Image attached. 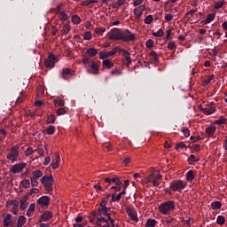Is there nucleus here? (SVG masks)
<instances>
[{
  "label": "nucleus",
  "mask_w": 227,
  "mask_h": 227,
  "mask_svg": "<svg viewBox=\"0 0 227 227\" xmlns=\"http://www.w3.org/2000/svg\"><path fill=\"white\" fill-rule=\"evenodd\" d=\"M176 208V202L175 200H167L162 202L158 209L163 215H169Z\"/></svg>",
  "instance_id": "nucleus-1"
},
{
  "label": "nucleus",
  "mask_w": 227,
  "mask_h": 227,
  "mask_svg": "<svg viewBox=\"0 0 227 227\" xmlns=\"http://www.w3.org/2000/svg\"><path fill=\"white\" fill-rule=\"evenodd\" d=\"M200 111L203 113L204 114H207V116H210V114H214L215 113V104L214 102H207V104H204V106H199Z\"/></svg>",
  "instance_id": "nucleus-2"
},
{
  "label": "nucleus",
  "mask_w": 227,
  "mask_h": 227,
  "mask_svg": "<svg viewBox=\"0 0 227 227\" xmlns=\"http://www.w3.org/2000/svg\"><path fill=\"white\" fill-rule=\"evenodd\" d=\"M187 187V182L180 179L175 180L170 184V189L173 192H182Z\"/></svg>",
  "instance_id": "nucleus-3"
},
{
  "label": "nucleus",
  "mask_w": 227,
  "mask_h": 227,
  "mask_svg": "<svg viewBox=\"0 0 227 227\" xmlns=\"http://www.w3.org/2000/svg\"><path fill=\"white\" fill-rule=\"evenodd\" d=\"M41 184L44 185L47 192H51L52 191V185H54V178H52V176H43L41 178Z\"/></svg>",
  "instance_id": "nucleus-4"
},
{
  "label": "nucleus",
  "mask_w": 227,
  "mask_h": 227,
  "mask_svg": "<svg viewBox=\"0 0 227 227\" xmlns=\"http://www.w3.org/2000/svg\"><path fill=\"white\" fill-rule=\"evenodd\" d=\"M121 40L122 42H134L136 40V35L132 34L129 29L121 32Z\"/></svg>",
  "instance_id": "nucleus-5"
},
{
  "label": "nucleus",
  "mask_w": 227,
  "mask_h": 227,
  "mask_svg": "<svg viewBox=\"0 0 227 227\" xmlns=\"http://www.w3.org/2000/svg\"><path fill=\"white\" fill-rule=\"evenodd\" d=\"M119 54H122V56L124 57L123 65H125L126 67H129V66L131 65L132 58L130 57V52H129L125 49L120 48L119 49Z\"/></svg>",
  "instance_id": "nucleus-6"
},
{
  "label": "nucleus",
  "mask_w": 227,
  "mask_h": 227,
  "mask_svg": "<svg viewBox=\"0 0 227 227\" xmlns=\"http://www.w3.org/2000/svg\"><path fill=\"white\" fill-rule=\"evenodd\" d=\"M107 38L109 40H121V29L120 28H114L111 32L107 33Z\"/></svg>",
  "instance_id": "nucleus-7"
},
{
  "label": "nucleus",
  "mask_w": 227,
  "mask_h": 227,
  "mask_svg": "<svg viewBox=\"0 0 227 227\" xmlns=\"http://www.w3.org/2000/svg\"><path fill=\"white\" fill-rule=\"evenodd\" d=\"M56 63H58L56 56L52 53H49L48 58L44 61L46 68H54V65H56Z\"/></svg>",
  "instance_id": "nucleus-8"
},
{
  "label": "nucleus",
  "mask_w": 227,
  "mask_h": 227,
  "mask_svg": "<svg viewBox=\"0 0 227 227\" xmlns=\"http://www.w3.org/2000/svg\"><path fill=\"white\" fill-rule=\"evenodd\" d=\"M120 54V47H114L111 51H100L99 52V58L100 59H106L107 58H110V56H114V54Z\"/></svg>",
  "instance_id": "nucleus-9"
},
{
  "label": "nucleus",
  "mask_w": 227,
  "mask_h": 227,
  "mask_svg": "<svg viewBox=\"0 0 227 227\" xmlns=\"http://www.w3.org/2000/svg\"><path fill=\"white\" fill-rule=\"evenodd\" d=\"M7 159L8 160H11L12 164L16 162L17 159H19V149L12 146L11 152L7 153Z\"/></svg>",
  "instance_id": "nucleus-10"
},
{
  "label": "nucleus",
  "mask_w": 227,
  "mask_h": 227,
  "mask_svg": "<svg viewBox=\"0 0 227 227\" xmlns=\"http://www.w3.org/2000/svg\"><path fill=\"white\" fill-rule=\"evenodd\" d=\"M4 219V227H13L15 226V221H13V216L10 214H4L3 215Z\"/></svg>",
  "instance_id": "nucleus-11"
},
{
  "label": "nucleus",
  "mask_w": 227,
  "mask_h": 227,
  "mask_svg": "<svg viewBox=\"0 0 227 227\" xmlns=\"http://www.w3.org/2000/svg\"><path fill=\"white\" fill-rule=\"evenodd\" d=\"M104 182L109 185H113V184H114V185H121V181L119 176L106 177L104 178Z\"/></svg>",
  "instance_id": "nucleus-12"
},
{
  "label": "nucleus",
  "mask_w": 227,
  "mask_h": 227,
  "mask_svg": "<svg viewBox=\"0 0 227 227\" xmlns=\"http://www.w3.org/2000/svg\"><path fill=\"white\" fill-rule=\"evenodd\" d=\"M26 166H27V164L26 163L15 164L14 166H12V168H11V171L14 175H17V173H21V171L24 170V168H26Z\"/></svg>",
  "instance_id": "nucleus-13"
},
{
  "label": "nucleus",
  "mask_w": 227,
  "mask_h": 227,
  "mask_svg": "<svg viewBox=\"0 0 227 227\" xmlns=\"http://www.w3.org/2000/svg\"><path fill=\"white\" fill-rule=\"evenodd\" d=\"M126 214L129 215V217H130L131 221H135V223L139 221V218H137V214L129 207H126Z\"/></svg>",
  "instance_id": "nucleus-14"
},
{
  "label": "nucleus",
  "mask_w": 227,
  "mask_h": 227,
  "mask_svg": "<svg viewBox=\"0 0 227 227\" xmlns=\"http://www.w3.org/2000/svg\"><path fill=\"white\" fill-rule=\"evenodd\" d=\"M37 204L41 207H47L51 205V198L49 196H43L37 200Z\"/></svg>",
  "instance_id": "nucleus-15"
},
{
  "label": "nucleus",
  "mask_w": 227,
  "mask_h": 227,
  "mask_svg": "<svg viewBox=\"0 0 227 227\" xmlns=\"http://www.w3.org/2000/svg\"><path fill=\"white\" fill-rule=\"evenodd\" d=\"M87 71L89 74H98V65L97 63L90 61V64L89 65Z\"/></svg>",
  "instance_id": "nucleus-16"
},
{
  "label": "nucleus",
  "mask_w": 227,
  "mask_h": 227,
  "mask_svg": "<svg viewBox=\"0 0 227 227\" xmlns=\"http://www.w3.org/2000/svg\"><path fill=\"white\" fill-rule=\"evenodd\" d=\"M98 212H99L101 215L105 214L108 219H111V207H107V206L99 207L98 208Z\"/></svg>",
  "instance_id": "nucleus-17"
},
{
  "label": "nucleus",
  "mask_w": 227,
  "mask_h": 227,
  "mask_svg": "<svg viewBox=\"0 0 227 227\" xmlns=\"http://www.w3.org/2000/svg\"><path fill=\"white\" fill-rule=\"evenodd\" d=\"M54 157H55V159L51 162V168H52V169H58V168H59V161L61 160L59 153H55Z\"/></svg>",
  "instance_id": "nucleus-18"
},
{
  "label": "nucleus",
  "mask_w": 227,
  "mask_h": 227,
  "mask_svg": "<svg viewBox=\"0 0 227 227\" xmlns=\"http://www.w3.org/2000/svg\"><path fill=\"white\" fill-rule=\"evenodd\" d=\"M53 214L51 211H45L42 215H41V219L42 221H44V223H47V221L52 219L53 217Z\"/></svg>",
  "instance_id": "nucleus-19"
},
{
  "label": "nucleus",
  "mask_w": 227,
  "mask_h": 227,
  "mask_svg": "<svg viewBox=\"0 0 227 227\" xmlns=\"http://www.w3.org/2000/svg\"><path fill=\"white\" fill-rule=\"evenodd\" d=\"M125 194H127L126 191H122L117 195H116V193L112 194V201H114V202L120 201L121 200V198H123V196H125Z\"/></svg>",
  "instance_id": "nucleus-20"
},
{
  "label": "nucleus",
  "mask_w": 227,
  "mask_h": 227,
  "mask_svg": "<svg viewBox=\"0 0 227 227\" xmlns=\"http://www.w3.org/2000/svg\"><path fill=\"white\" fill-rule=\"evenodd\" d=\"M68 75H72V69L70 68H64L61 72V77L64 81H68Z\"/></svg>",
  "instance_id": "nucleus-21"
},
{
  "label": "nucleus",
  "mask_w": 227,
  "mask_h": 227,
  "mask_svg": "<svg viewBox=\"0 0 227 227\" xmlns=\"http://www.w3.org/2000/svg\"><path fill=\"white\" fill-rule=\"evenodd\" d=\"M27 205H29L27 202V197H23V199L20 201V210H26V208H27Z\"/></svg>",
  "instance_id": "nucleus-22"
},
{
  "label": "nucleus",
  "mask_w": 227,
  "mask_h": 227,
  "mask_svg": "<svg viewBox=\"0 0 227 227\" xmlns=\"http://www.w3.org/2000/svg\"><path fill=\"white\" fill-rule=\"evenodd\" d=\"M215 130H216L215 126H208V127L206 129V134H207V136H208L209 137H212V136H214V134H215Z\"/></svg>",
  "instance_id": "nucleus-23"
},
{
  "label": "nucleus",
  "mask_w": 227,
  "mask_h": 227,
  "mask_svg": "<svg viewBox=\"0 0 227 227\" xmlns=\"http://www.w3.org/2000/svg\"><path fill=\"white\" fill-rule=\"evenodd\" d=\"M165 223L168 226L175 227V226H176V218H172L171 216L167 217L165 220Z\"/></svg>",
  "instance_id": "nucleus-24"
},
{
  "label": "nucleus",
  "mask_w": 227,
  "mask_h": 227,
  "mask_svg": "<svg viewBox=\"0 0 227 227\" xmlns=\"http://www.w3.org/2000/svg\"><path fill=\"white\" fill-rule=\"evenodd\" d=\"M147 181H148V182H151V183L153 184V187H159V185H160V183L159 182V180L153 178V174H151V175L147 177Z\"/></svg>",
  "instance_id": "nucleus-25"
},
{
  "label": "nucleus",
  "mask_w": 227,
  "mask_h": 227,
  "mask_svg": "<svg viewBox=\"0 0 227 227\" xmlns=\"http://www.w3.org/2000/svg\"><path fill=\"white\" fill-rule=\"evenodd\" d=\"M149 56H152L151 58V61L153 63H159V55H157V52L155 51H152L149 53Z\"/></svg>",
  "instance_id": "nucleus-26"
},
{
  "label": "nucleus",
  "mask_w": 227,
  "mask_h": 227,
  "mask_svg": "<svg viewBox=\"0 0 227 227\" xmlns=\"http://www.w3.org/2000/svg\"><path fill=\"white\" fill-rule=\"evenodd\" d=\"M103 67L105 68H113V67H114V63H113V61L109 60V59H106L105 60H103Z\"/></svg>",
  "instance_id": "nucleus-27"
},
{
  "label": "nucleus",
  "mask_w": 227,
  "mask_h": 227,
  "mask_svg": "<svg viewBox=\"0 0 227 227\" xmlns=\"http://www.w3.org/2000/svg\"><path fill=\"white\" fill-rule=\"evenodd\" d=\"M158 222L155 219L149 218L145 223V227H155L157 226Z\"/></svg>",
  "instance_id": "nucleus-28"
},
{
  "label": "nucleus",
  "mask_w": 227,
  "mask_h": 227,
  "mask_svg": "<svg viewBox=\"0 0 227 227\" xmlns=\"http://www.w3.org/2000/svg\"><path fill=\"white\" fill-rule=\"evenodd\" d=\"M215 19V14L211 13L207 16L206 20L203 21V24H210V22H214Z\"/></svg>",
  "instance_id": "nucleus-29"
},
{
  "label": "nucleus",
  "mask_w": 227,
  "mask_h": 227,
  "mask_svg": "<svg viewBox=\"0 0 227 227\" xmlns=\"http://www.w3.org/2000/svg\"><path fill=\"white\" fill-rule=\"evenodd\" d=\"M87 54L89 56H91V58H95V56H97V54H98V50H97L95 48H89L87 50Z\"/></svg>",
  "instance_id": "nucleus-30"
},
{
  "label": "nucleus",
  "mask_w": 227,
  "mask_h": 227,
  "mask_svg": "<svg viewBox=\"0 0 227 227\" xmlns=\"http://www.w3.org/2000/svg\"><path fill=\"white\" fill-rule=\"evenodd\" d=\"M194 178H195L194 171L189 170V171L186 173V181H187V182H192V180H194Z\"/></svg>",
  "instance_id": "nucleus-31"
},
{
  "label": "nucleus",
  "mask_w": 227,
  "mask_h": 227,
  "mask_svg": "<svg viewBox=\"0 0 227 227\" xmlns=\"http://www.w3.org/2000/svg\"><path fill=\"white\" fill-rule=\"evenodd\" d=\"M222 207L223 203H221V201H215L211 203V208H213V210H219Z\"/></svg>",
  "instance_id": "nucleus-32"
},
{
  "label": "nucleus",
  "mask_w": 227,
  "mask_h": 227,
  "mask_svg": "<svg viewBox=\"0 0 227 227\" xmlns=\"http://www.w3.org/2000/svg\"><path fill=\"white\" fill-rule=\"evenodd\" d=\"M12 212V214H14V215H17V214H19V200H14Z\"/></svg>",
  "instance_id": "nucleus-33"
},
{
  "label": "nucleus",
  "mask_w": 227,
  "mask_h": 227,
  "mask_svg": "<svg viewBox=\"0 0 227 227\" xmlns=\"http://www.w3.org/2000/svg\"><path fill=\"white\" fill-rule=\"evenodd\" d=\"M32 175H34L32 178H35L38 180V178H42V176H43V172H42L41 170H34L32 172Z\"/></svg>",
  "instance_id": "nucleus-34"
},
{
  "label": "nucleus",
  "mask_w": 227,
  "mask_h": 227,
  "mask_svg": "<svg viewBox=\"0 0 227 227\" xmlns=\"http://www.w3.org/2000/svg\"><path fill=\"white\" fill-rule=\"evenodd\" d=\"M25 223H26V217L24 215H20L18 219L17 227L24 226Z\"/></svg>",
  "instance_id": "nucleus-35"
},
{
  "label": "nucleus",
  "mask_w": 227,
  "mask_h": 227,
  "mask_svg": "<svg viewBox=\"0 0 227 227\" xmlns=\"http://www.w3.org/2000/svg\"><path fill=\"white\" fill-rule=\"evenodd\" d=\"M36 205L35 203H31L27 211V217H31V214H33V211L35 210Z\"/></svg>",
  "instance_id": "nucleus-36"
},
{
  "label": "nucleus",
  "mask_w": 227,
  "mask_h": 227,
  "mask_svg": "<svg viewBox=\"0 0 227 227\" xmlns=\"http://www.w3.org/2000/svg\"><path fill=\"white\" fill-rule=\"evenodd\" d=\"M227 119L224 116H220L218 120L215 121V125H224L226 123Z\"/></svg>",
  "instance_id": "nucleus-37"
},
{
  "label": "nucleus",
  "mask_w": 227,
  "mask_h": 227,
  "mask_svg": "<svg viewBox=\"0 0 227 227\" xmlns=\"http://www.w3.org/2000/svg\"><path fill=\"white\" fill-rule=\"evenodd\" d=\"M54 132H56L55 126L50 125L46 129V134H48V136H52V134H54Z\"/></svg>",
  "instance_id": "nucleus-38"
},
{
  "label": "nucleus",
  "mask_w": 227,
  "mask_h": 227,
  "mask_svg": "<svg viewBox=\"0 0 227 227\" xmlns=\"http://www.w3.org/2000/svg\"><path fill=\"white\" fill-rule=\"evenodd\" d=\"M133 13L137 19H141V15H143V12L141 10H139V7L135 8Z\"/></svg>",
  "instance_id": "nucleus-39"
},
{
  "label": "nucleus",
  "mask_w": 227,
  "mask_h": 227,
  "mask_svg": "<svg viewBox=\"0 0 227 227\" xmlns=\"http://www.w3.org/2000/svg\"><path fill=\"white\" fill-rule=\"evenodd\" d=\"M216 223L220 226H223V224H224V223H226V219L223 215H218L216 218Z\"/></svg>",
  "instance_id": "nucleus-40"
},
{
  "label": "nucleus",
  "mask_w": 227,
  "mask_h": 227,
  "mask_svg": "<svg viewBox=\"0 0 227 227\" xmlns=\"http://www.w3.org/2000/svg\"><path fill=\"white\" fill-rule=\"evenodd\" d=\"M192 162H200V159H197L194 154H191L188 158V163L192 164Z\"/></svg>",
  "instance_id": "nucleus-41"
},
{
  "label": "nucleus",
  "mask_w": 227,
  "mask_h": 227,
  "mask_svg": "<svg viewBox=\"0 0 227 227\" xmlns=\"http://www.w3.org/2000/svg\"><path fill=\"white\" fill-rule=\"evenodd\" d=\"M71 20L74 24H81V17L78 15H73Z\"/></svg>",
  "instance_id": "nucleus-42"
},
{
  "label": "nucleus",
  "mask_w": 227,
  "mask_h": 227,
  "mask_svg": "<svg viewBox=\"0 0 227 227\" xmlns=\"http://www.w3.org/2000/svg\"><path fill=\"white\" fill-rule=\"evenodd\" d=\"M98 3L97 0H87L81 4L82 6H90V4H97Z\"/></svg>",
  "instance_id": "nucleus-43"
},
{
  "label": "nucleus",
  "mask_w": 227,
  "mask_h": 227,
  "mask_svg": "<svg viewBox=\"0 0 227 227\" xmlns=\"http://www.w3.org/2000/svg\"><path fill=\"white\" fill-rule=\"evenodd\" d=\"M20 184L24 189H28V187H31V183L27 179L21 181Z\"/></svg>",
  "instance_id": "nucleus-44"
},
{
  "label": "nucleus",
  "mask_w": 227,
  "mask_h": 227,
  "mask_svg": "<svg viewBox=\"0 0 227 227\" xmlns=\"http://www.w3.org/2000/svg\"><path fill=\"white\" fill-rule=\"evenodd\" d=\"M153 35L157 36L158 38H162V36H164V30L159 29L157 32H153Z\"/></svg>",
  "instance_id": "nucleus-45"
},
{
  "label": "nucleus",
  "mask_w": 227,
  "mask_h": 227,
  "mask_svg": "<svg viewBox=\"0 0 227 227\" xmlns=\"http://www.w3.org/2000/svg\"><path fill=\"white\" fill-rule=\"evenodd\" d=\"M62 33L63 35H67V33H70V25L66 23L62 27Z\"/></svg>",
  "instance_id": "nucleus-46"
},
{
  "label": "nucleus",
  "mask_w": 227,
  "mask_h": 227,
  "mask_svg": "<svg viewBox=\"0 0 227 227\" xmlns=\"http://www.w3.org/2000/svg\"><path fill=\"white\" fill-rule=\"evenodd\" d=\"M213 79H214V75L208 76L207 79H206V80L203 81L202 86H208V84H209L210 82H212Z\"/></svg>",
  "instance_id": "nucleus-47"
},
{
  "label": "nucleus",
  "mask_w": 227,
  "mask_h": 227,
  "mask_svg": "<svg viewBox=\"0 0 227 227\" xmlns=\"http://www.w3.org/2000/svg\"><path fill=\"white\" fill-rule=\"evenodd\" d=\"M223 6H224V0H223L222 2H216L214 5V9L220 10V8H223Z\"/></svg>",
  "instance_id": "nucleus-48"
},
{
  "label": "nucleus",
  "mask_w": 227,
  "mask_h": 227,
  "mask_svg": "<svg viewBox=\"0 0 227 227\" xmlns=\"http://www.w3.org/2000/svg\"><path fill=\"white\" fill-rule=\"evenodd\" d=\"M35 152H36V150H33V147H28L25 151V155H26V157H29V155H33V153H35Z\"/></svg>",
  "instance_id": "nucleus-49"
},
{
  "label": "nucleus",
  "mask_w": 227,
  "mask_h": 227,
  "mask_svg": "<svg viewBox=\"0 0 227 227\" xmlns=\"http://www.w3.org/2000/svg\"><path fill=\"white\" fill-rule=\"evenodd\" d=\"M59 19L63 22H66V20H68V15L67 13H65L64 12H61L59 14Z\"/></svg>",
  "instance_id": "nucleus-50"
},
{
  "label": "nucleus",
  "mask_w": 227,
  "mask_h": 227,
  "mask_svg": "<svg viewBox=\"0 0 227 227\" xmlns=\"http://www.w3.org/2000/svg\"><path fill=\"white\" fill-rule=\"evenodd\" d=\"M181 132H183L184 137H189V136H191V131L189 130L188 128H183L181 129Z\"/></svg>",
  "instance_id": "nucleus-51"
},
{
  "label": "nucleus",
  "mask_w": 227,
  "mask_h": 227,
  "mask_svg": "<svg viewBox=\"0 0 227 227\" xmlns=\"http://www.w3.org/2000/svg\"><path fill=\"white\" fill-rule=\"evenodd\" d=\"M144 22L145 24H152V22H153V16L152 15L146 16Z\"/></svg>",
  "instance_id": "nucleus-52"
},
{
  "label": "nucleus",
  "mask_w": 227,
  "mask_h": 227,
  "mask_svg": "<svg viewBox=\"0 0 227 227\" xmlns=\"http://www.w3.org/2000/svg\"><path fill=\"white\" fill-rule=\"evenodd\" d=\"M54 121H56V115L54 114L49 115L47 119V123L51 124V123H54Z\"/></svg>",
  "instance_id": "nucleus-53"
},
{
  "label": "nucleus",
  "mask_w": 227,
  "mask_h": 227,
  "mask_svg": "<svg viewBox=\"0 0 227 227\" xmlns=\"http://www.w3.org/2000/svg\"><path fill=\"white\" fill-rule=\"evenodd\" d=\"M55 106H59V107H63L65 106V101L61 99H54Z\"/></svg>",
  "instance_id": "nucleus-54"
},
{
  "label": "nucleus",
  "mask_w": 227,
  "mask_h": 227,
  "mask_svg": "<svg viewBox=\"0 0 227 227\" xmlns=\"http://www.w3.org/2000/svg\"><path fill=\"white\" fill-rule=\"evenodd\" d=\"M103 149L106 150L107 152H111V151H113V145L111 144H108V143L104 144L103 145Z\"/></svg>",
  "instance_id": "nucleus-55"
},
{
  "label": "nucleus",
  "mask_w": 227,
  "mask_h": 227,
  "mask_svg": "<svg viewBox=\"0 0 227 227\" xmlns=\"http://www.w3.org/2000/svg\"><path fill=\"white\" fill-rule=\"evenodd\" d=\"M153 43H154L153 40L149 39L146 41L145 45L147 49H152L153 47Z\"/></svg>",
  "instance_id": "nucleus-56"
},
{
  "label": "nucleus",
  "mask_w": 227,
  "mask_h": 227,
  "mask_svg": "<svg viewBox=\"0 0 227 227\" xmlns=\"http://www.w3.org/2000/svg\"><path fill=\"white\" fill-rule=\"evenodd\" d=\"M91 36L92 35H91V32L90 31H87L83 34L84 40H91Z\"/></svg>",
  "instance_id": "nucleus-57"
},
{
  "label": "nucleus",
  "mask_w": 227,
  "mask_h": 227,
  "mask_svg": "<svg viewBox=\"0 0 227 227\" xmlns=\"http://www.w3.org/2000/svg\"><path fill=\"white\" fill-rule=\"evenodd\" d=\"M95 33H97V35H104V33H106V28L98 27L96 28Z\"/></svg>",
  "instance_id": "nucleus-58"
},
{
  "label": "nucleus",
  "mask_w": 227,
  "mask_h": 227,
  "mask_svg": "<svg viewBox=\"0 0 227 227\" xmlns=\"http://www.w3.org/2000/svg\"><path fill=\"white\" fill-rule=\"evenodd\" d=\"M110 191H115L116 192H120L121 191V185H114L110 188Z\"/></svg>",
  "instance_id": "nucleus-59"
},
{
  "label": "nucleus",
  "mask_w": 227,
  "mask_h": 227,
  "mask_svg": "<svg viewBox=\"0 0 227 227\" xmlns=\"http://www.w3.org/2000/svg\"><path fill=\"white\" fill-rule=\"evenodd\" d=\"M175 49H176V44H175V43H173V42L168 43V51H173Z\"/></svg>",
  "instance_id": "nucleus-60"
},
{
  "label": "nucleus",
  "mask_w": 227,
  "mask_h": 227,
  "mask_svg": "<svg viewBox=\"0 0 227 227\" xmlns=\"http://www.w3.org/2000/svg\"><path fill=\"white\" fill-rule=\"evenodd\" d=\"M109 200L106 198H103L101 202L99 203V207H107V203Z\"/></svg>",
  "instance_id": "nucleus-61"
},
{
  "label": "nucleus",
  "mask_w": 227,
  "mask_h": 227,
  "mask_svg": "<svg viewBox=\"0 0 227 227\" xmlns=\"http://www.w3.org/2000/svg\"><path fill=\"white\" fill-rule=\"evenodd\" d=\"M111 75H121V70L114 69V70L111 71Z\"/></svg>",
  "instance_id": "nucleus-62"
},
{
  "label": "nucleus",
  "mask_w": 227,
  "mask_h": 227,
  "mask_svg": "<svg viewBox=\"0 0 227 227\" xmlns=\"http://www.w3.org/2000/svg\"><path fill=\"white\" fill-rule=\"evenodd\" d=\"M31 185L32 187H37L38 186V181L35 177H31Z\"/></svg>",
  "instance_id": "nucleus-63"
},
{
  "label": "nucleus",
  "mask_w": 227,
  "mask_h": 227,
  "mask_svg": "<svg viewBox=\"0 0 227 227\" xmlns=\"http://www.w3.org/2000/svg\"><path fill=\"white\" fill-rule=\"evenodd\" d=\"M66 113H67V110H65V108H59V109L57 110V114H59V116H61V115H63V114H66Z\"/></svg>",
  "instance_id": "nucleus-64"
}]
</instances>
